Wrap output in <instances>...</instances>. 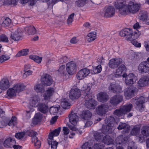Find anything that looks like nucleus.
Returning a JSON list of instances; mask_svg holds the SVG:
<instances>
[{"label": "nucleus", "mask_w": 149, "mask_h": 149, "mask_svg": "<svg viewBox=\"0 0 149 149\" xmlns=\"http://www.w3.org/2000/svg\"><path fill=\"white\" fill-rule=\"evenodd\" d=\"M58 71L61 76L66 75L67 73L65 71V66L64 65L61 66L58 70Z\"/></svg>", "instance_id": "obj_55"}, {"label": "nucleus", "mask_w": 149, "mask_h": 149, "mask_svg": "<svg viewBox=\"0 0 149 149\" xmlns=\"http://www.w3.org/2000/svg\"><path fill=\"white\" fill-rule=\"evenodd\" d=\"M127 136L125 135H120L116 139V141L117 144L124 145L127 143Z\"/></svg>", "instance_id": "obj_21"}, {"label": "nucleus", "mask_w": 149, "mask_h": 149, "mask_svg": "<svg viewBox=\"0 0 149 149\" xmlns=\"http://www.w3.org/2000/svg\"><path fill=\"white\" fill-rule=\"evenodd\" d=\"M114 118L111 116H108L105 120V124L103 125L101 131L105 134L110 133L112 132V127L113 126V123L115 121Z\"/></svg>", "instance_id": "obj_3"}, {"label": "nucleus", "mask_w": 149, "mask_h": 149, "mask_svg": "<svg viewBox=\"0 0 149 149\" xmlns=\"http://www.w3.org/2000/svg\"><path fill=\"white\" fill-rule=\"evenodd\" d=\"M137 148L134 145V143L132 141H130L128 143V149H136Z\"/></svg>", "instance_id": "obj_63"}, {"label": "nucleus", "mask_w": 149, "mask_h": 149, "mask_svg": "<svg viewBox=\"0 0 149 149\" xmlns=\"http://www.w3.org/2000/svg\"><path fill=\"white\" fill-rule=\"evenodd\" d=\"M125 67L124 64H121L117 69L114 74V76L116 77H119L122 76L123 72L125 70Z\"/></svg>", "instance_id": "obj_28"}, {"label": "nucleus", "mask_w": 149, "mask_h": 149, "mask_svg": "<svg viewBox=\"0 0 149 149\" xmlns=\"http://www.w3.org/2000/svg\"><path fill=\"white\" fill-rule=\"evenodd\" d=\"M82 149H92L91 146L89 142H86L82 145Z\"/></svg>", "instance_id": "obj_64"}, {"label": "nucleus", "mask_w": 149, "mask_h": 149, "mask_svg": "<svg viewBox=\"0 0 149 149\" xmlns=\"http://www.w3.org/2000/svg\"><path fill=\"white\" fill-rule=\"evenodd\" d=\"M134 87L129 88L125 89L124 95L127 97L131 98L134 96L136 89Z\"/></svg>", "instance_id": "obj_23"}, {"label": "nucleus", "mask_w": 149, "mask_h": 149, "mask_svg": "<svg viewBox=\"0 0 149 149\" xmlns=\"http://www.w3.org/2000/svg\"><path fill=\"white\" fill-rule=\"evenodd\" d=\"M40 98L37 96H34L32 97L30 102V105L33 107H37L39 104Z\"/></svg>", "instance_id": "obj_26"}, {"label": "nucleus", "mask_w": 149, "mask_h": 149, "mask_svg": "<svg viewBox=\"0 0 149 149\" xmlns=\"http://www.w3.org/2000/svg\"><path fill=\"white\" fill-rule=\"evenodd\" d=\"M123 100V97L122 96L120 95H116L111 98L110 102L113 105L116 106L122 101Z\"/></svg>", "instance_id": "obj_17"}, {"label": "nucleus", "mask_w": 149, "mask_h": 149, "mask_svg": "<svg viewBox=\"0 0 149 149\" xmlns=\"http://www.w3.org/2000/svg\"><path fill=\"white\" fill-rule=\"evenodd\" d=\"M109 90L114 93H120L122 91L121 86L118 84L115 83H111L109 87Z\"/></svg>", "instance_id": "obj_11"}, {"label": "nucleus", "mask_w": 149, "mask_h": 149, "mask_svg": "<svg viewBox=\"0 0 149 149\" xmlns=\"http://www.w3.org/2000/svg\"><path fill=\"white\" fill-rule=\"evenodd\" d=\"M16 91L13 87V88H10L7 91V94L9 96L13 97L16 95Z\"/></svg>", "instance_id": "obj_53"}, {"label": "nucleus", "mask_w": 149, "mask_h": 149, "mask_svg": "<svg viewBox=\"0 0 149 149\" xmlns=\"http://www.w3.org/2000/svg\"><path fill=\"white\" fill-rule=\"evenodd\" d=\"M80 95V92L77 88L72 89L69 93V97L72 100H74L79 98Z\"/></svg>", "instance_id": "obj_16"}, {"label": "nucleus", "mask_w": 149, "mask_h": 149, "mask_svg": "<svg viewBox=\"0 0 149 149\" xmlns=\"http://www.w3.org/2000/svg\"><path fill=\"white\" fill-rule=\"evenodd\" d=\"M102 68L101 65H99L97 67H93L92 69L93 73L95 74L100 73L102 70Z\"/></svg>", "instance_id": "obj_51"}, {"label": "nucleus", "mask_w": 149, "mask_h": 149, "mask_svg": "<svg viewBox=\"0 0 149 149\" xmlns=\"http://www.w3.org/2000/svg\"><path fill=\"white\" fill-rule=\"evenodd\" d=\"M139 36V34L137 31H134L132 32V34L130 35L127 40H134L137 38Z\"/></svg>", "instance_id": "obj_43"}, {"label": "nucleus", "mask_w": 149, "mask_h": 149, "mask_svg": "<svg viewBox=\"0 0 149 149\" xmlns=\"http://www.w3.org/2000/svg\"><path fill=\"white\" fill-rule=\"evenodd\" d=\"M55 92V89L53 88H48L43 94L44 99L45 100L49 99Z\"/></svg>", "instance_id": "obj_19"}, {"label": "nucleus", "mask_w": 149, "mask_h": 149, "mask_svg": "<svg viewBox=\"0 0 149 149\" xmlns=\"http://www.w3.org/2000/svg\"><path fill=\"white\" fill-rule=\"evenodd\" d=\"M59 108L57 106H52L49 109V111L51 114H54L57 113L59 110Z\"/></svg>", "instance_id": "obj_58"}, {"label": "nucleus", "mask_w": 149, "mask_h": 149, "mask_svg": "<svg viewBox=\"0 0 149 149\" xmlns=\"http://www.w3.org/2000/svg\"><path fill=\"white\" fill-rule=\"evenodd\" d=\"M92 116V114L88 110L84 111L81 114V117L84 120H88Z\"/></svg>", "instance_id": "obj_41"}, {"label": "nucleus", "mask_w": 149, "mask_h": 149, "mask_svg": "<svg viewBox=\"0 0 149 149\" xmlns=\"http://www.w3.org/2000/svg\"><path fill=\"white\" fill-rule=\"evenodd\" d=\"M132 34V29H125L121 30L119 33L120 35L122 37L127 36L126 39L128 38L130 35Z\"/></svg>", "instance_id": "obj_29"}, {"label": "nucleus", "mask_w": 149, "mask_h": 149, "mask_svg": "<svg viewBox=\"0 0 149 149\" xmlns=\"http://www.w3.org/2000/svg\"><path fill=\"white\" fill-rule=\"evenodd\" d=\"M9 82L7 79H3L0 82V88L2 90H5L10 87Z\"/></svg>", "instance_id": "obj_27"}, {"label": "nucleus", "mask_w": 149, "mask_h": 149, "mask_svg": "<svg viewBox=\"0 0 149 149\" xmlns=\"http://www.w3.org/2000/svg\"><path fill=\"white\" fill-rule=\"evenodd\" d=\"M147 98L141 96L139 97H136L135 99H133L132 100H135L134 106L135 109L140 112L142 111L144 109V106L143 103Z\"/></svg>", "instance_id": "obj_4"}, {"label": "nucleus", "mask_w": 149, "mask_h": 149, "mask_svg": "<svg viewBox=\"0 0 149 149\" xmlns=\"http://www.w3.org/2000/svg\"><path fill=\"white\" fill-rule=\"evenodd\" d=\"M61 105L63 109H68L70 108V104L69 102L68 99L63 98L62 99Z\"/></svg>", "instance_id": "obj_36"}, {"label": "nucleus", "mask_w": 149, "mask_h": 149, "mask_svg": "<svg viewBox=\"0 0 149 149\" xmlns=\"http://www.w3.org/2000/svg\"><path fill=\"white\" fill-rule=\"evenodd\" d=\"M108 106L106 104H104L98 106L96 108V112L100 115H103L106 113L108 111Z\"/></svg>", "instance_id": "obj_13"}, {"label": "nucleus", "mask_w": 149, "mask_h": 149, "mask_svg": "<svg viewBox=\"0 0 149 149\" xmlns=\"http://www.w3.org/2000/svg\"><path fill=\"white\" fill-rule=\"evenodd\" d=\"M34 90L38 93H43L45 91V89L43 85L39 84L36 85L34 86Z\"/></svg>", "instance_id": "obj_40"}, {"label": "nucleus", "mask_w": 149, "mask_h": 149, "mask_svg": "<svg viewBox=\"0 0 149 149\" xmlns=\"http://www.w3.org/2000/svg\"><path fill=\"white\" fill-rule=\"evenodd\" d=\"M149 79L146 76L142 77L138 81V85L139 86L143 87L148 84Z\"/></svg>", "instance_id": "obj_30"}, {"label": "nucleus", "mask_w": 149, "mask_h": 149, "mask_svg": "<svg viewBox=\"0 0 149 149\" xmlns=\"http://www.w3.org/2000/svg\"><path fill=\"white\" fill-rule=\"evenodd\" d=\"M102 141L104 144L109 145L113 143V140L109 136L106 135L104 137Z\"/></svg>", "instance_id": "obj_39"}, {"label": "nucleus", "mask_w": 149, "mask_h": 149, "mask_svg": "<svg viewBox=\"0 0 149 149\" xmlns=\"http://www.w3.org/2000/svg\"><path fill=\"white\" fill-rule=\"evenodd\" d=\"M141 133L144 136H149V127L148 126L143 127L142 129Z\"/></svg>", "instance_id": "obj_45"}, {"label": "nucleus", "mask_w": 149, "mask_h": 149, "mask_svg": "<svg viewBox=\"0 0 149 149\" xmlns=\"http://www.w3.org/2000/svg\"><path fill=\"white\" fill-rule=\"evenodd\" d=\"M117 128L119 130L124 129L125 130V133H127L130 130V127L128 125L125 123H120Z\"/></svg>", "instance_id": "obj_37"}, {"label": "nucleus", "mask_w": 149, "mask_h": 149, "mask_svg": "<svg viewBox=\"0 0 149 149\" xmlns=\"http://www.w3.org/2000/svg\"><path fill=\"white\" fill-rule=\"evenodd\" d=\"M42 115L40 113H36L33 120V123L34 125H36L40 122L42 119Z\"/></svg>", "instance_id": "obj_31"}, {"label": "nucleus", "mask_w": 149, "mask_h": 149, "mask_svg": "<svg viewBox=\"0 0 149 149\" xmlns=\"http://www.w3.org/2000/svg\"><path fill=\"white\" fill-rule=\"evenodd\" d=\"M11 24V19L8 17H6L3 18V20L1 25L2 27H6L10 26Z\"/></svg>", "instance_id": "obj_38"}, {"label": "nucleus", "mask_w": 149, "mask_h": 149, "mask_svg": "<svg viewBox=\"0 0 149 149\" xmlns=\"http://www.w3.org/2000/svg\"><path fill=\"white\" fill-rule=\"evenodd\" d=\"M29 52V50L28 49H23L19 51L16 54V56L17 57H19L22 56L27 55Z\"/></svg>", "instance_id": "obj_46"}, {"label": "nucleus", "mask_w": 149, "mask_h": 149, "mask_svg": "<svg viewBox=\"0 0 149 149\" xmlns=\"http://www.w3.org/2000/svg\"><path fill=\"white\" fill-rule=\"evenodd\" d=\"M126 3L125 1L122 0H118L116 1L114 3L115 7L119 10V12L120 14L123 15V14L121 12L122 10H124L123 8L125 5Z\"/></svg>", "instance_id": "obj_18"}, {"label": "nucleus", "mask_w": 149, "mask_h": 149, "mask_svg": "<svg viewBox=\"0 0 149 149\" xmlns=\"http://www.w3.org/2000/svg\"><path fill=\"white\" fill-rule=\"evenodd\" d=\"M55 92V89L53 88H48L43 94L44 99L45 100L49 99Z\"/></svg>", "instance_id": "obj_20"}, {"label": "nucleus", "mask_w": 149, "mask_h": 149, "mask_svg": "<svg viewBox=\"0 0 149 149\" xmlns=\"http://www.w3.org/2000/svg\"><path fill=\"white\" fill-rule=\"evenodd\" d=\"M87 1V0H77L75 4L78 7H82L86 3Z\"/></svg>", "instance_id": "obj_52"}, {"label": "nucleus", "mask_w": 149, "mask_h": 149, "mask_svg": "<svg viewBox=\"0 0 149 149\" xmlns=\"http://www.w3.org/2000/svg\"><path fill=\"white\" fill-rule=\"evenodd\" d=\"M10 38L14 41H18L22 38V31L20 29H12Z\"/></svg>", "instance_id": "obj_6"}, {"label": "nucleus", "mask_w": 149, "mask_h": 149, "mask_svg": "<svg viewBox=\"0 0 149 149\" xmlns=\"http://www.w3.org/2000/svg\"><path fill=\"white\" fill-rule=\"evenodd\" d=\"M122 11L123 15L129 14H134L138 13L141 8V4L132 1L126 3Z\"/></svg>", "instance_id": "obj_1"}, {"label": "nucleus", "mask_w": 149, "mask_h": 149, "mask_svg": "<svg viewBox=\"0 0 149 149\" xmlns=\"http://www.w3.org/2000/svg\"><path fill=\"white\" fill-rule=\"evenodd\" d=\"M96 32L90 33H89L87 35V40L89 42H92L96 38Z\"/></svg>", "instance_id": "obj_44"}, {"label": "nucleus", "mask_w": 149, "mask_h": 149, "mask_svg": "<svg viewBox=\"0 0 149 149\" xmlns=\"http://www.w3.org/2000/svg\"><path fill=\"white\" fill-rule=\"evenodd\" d=\"M113 114L119 117L122 116L125 114L121 107L119 109L116 110L114 111Z\"/></svg>", "instance_id": "obj_50"}, {"label": "nucleus", "mask_w": 149, "mask_h": 149, "mask_svg": "<svg viewBox=\"0 0 149 149\" xmlns=\"http://www.w3.org/2000/svg\"><path fill=\"white\" fill-rule=\"evenodd\" d=\"M148 18L147 12L146 11H142L139 14V19L141 20L145 21Z\"/></svg>", "instance_id": "obj_48"}, {"label": "nucleus", "mask_w": 149, "mask_h": 149, "mask_svg": "<svg viewBox=\"0 0 149 149\" xmlns=\"http://www.w3.org/2000/svg\"><path fill=\"white\" fill-rule=\"evenodd\" d=\"M138 70L141 73H146L149 71V62L144 61L141 62L139 65Z\"/></svg>", "instance_id": "obj_15"}, {"label": "nucleus", "mask_w": 149, "mask_h": 149, "mask_svg": "<svg viewBox=\"0 0 149 149\" xmlns=\"http://www.w3.org/2000/svg\"><path fill=\"white\" fill-rule=\"evenodd\" d=\"M122 76L123 78H125V82L126 85H131L134 84L136 81V77L134 74L131 73L128 75L127 74H123Z\"/></svg>", "instance_id": "obj_7"}, {"label": "nucleus", "mask_w": 149, "mask_h": 149, "mask_svg": "<svg viewBox=\"0 0 149 149\" xmlns=\"http://www.w3.org/2000/svg\"><path fill=\"white\" fill-rule=\"evenodd\" d=\"M29 58L33 60L35 62L39 63L41 61L42 59V57H39L36 55H31L29 56Z\"/></svg>", "instance_id": "obj_47"}, {"label": "nucleus", "mask_w": 149, "mask_h": 149, "mask_svg": "<svg viewBox=\"0 0 149 149\" xmlns=\"http://www.w3.org/2000/svg\"><path fill=\"white\" fill-rule=\"evenodd\" d=\"M9 40L8 37L4 34L0 35V42H8Z\"/></svg>", "instance_id": "obj_60"}, {"label": "nucleus", "mask_w": 149, "mask_h": 149, "mask_svg": "<svg viewBox=\"0 0 149 149\" xmlns=\"http://www.w3.org/2000/svg\"><path fill=\"white\" fill-rule=\"evenodd\" d=\"M97 97L99 101L102 102H106L109 99V96L107 93L101 92L97 95Z\"/></svg>", "instance_id": "obj_24"}, {"label": "nucleus", "mask_w": 149, "mask_h": 149, "mask_svg": "<svg viewBox=\"0 0 149 149\" xmlns=\"http://www.w3.org/2000/svg\"><path fill=\"white\" fill-rule=\"evenodd\" d=\"M10 58L9 55L4 54L0 56V63H2L8 60Z\"/></svg>", "instance_id": "obj_56"}, {"label": "nucleus", "mask_w": 149, "mask_h": 149, "mask_svg": "<svg viewBox=\"0 0 149 149\" xmlns=\"http://www.w3.org/2000/svg\"><path fill=\"white\" fill-rule=\"evenodd\" d=\"M76 64L73 62H70L66 65V70L68 74L70 75L73 74L76 71Z\"/></svg>", "instance_id": "obj_12"}, {"label": "nucleus", "mask_w": 149, "mask_h": 149, "mask_svg": "<svg viewBox=\"0 0 149 149\" xmlns=\"http://www.w3.org/2000/svg\"><path fill=\"white\" fill-rule=\"evenodd\" d=\"M132 107L133 105L131 104H127L121 107L125 114L130 112Z\"/></svg>", "instance_id": "obj_34"}, {"label": "nucleus", "mask_w": 149, "mask_h": 149, "mask_svg": "<svg viewBox=\"0 0 149 149\" xmlns=\"http://www.w3.org/2000/svg\"><path fill=\"white\" fill-rule=\"evenodd\" d=\"M69 117L70 122L74 126L76 125L79 120L78 116L77 113L72 112L70 114H69Z\"/></svg>", "instance_id": "obj_22"}, {"label": "nucleus", "mask_w": 149, "mask_h": 149, "mask_svg": "<svg viewBox=\"0 0 149 149\" xmlns=\"http://www.w3.org/2000/svg\"><path fill=\"white\" fill-rule=\"evenodd\" d=\"M16 123V118L15 117H12L11 119L8 122V125L10 126H14Z\"/></svg>", "instance_id": "obj_59"}, {"label": "nucleus", "mask_w": 149, "mask_h": 149, "mask_svg": "<svg viewBox=\"0 0 149 149\" xmlns=\"http://www.w3.org/2000/svg\"><path fill=\"white\" fill-rule=\"evenodd\" d=\"M41 81L42 84L44 86H50L52 83L51 77L47 74H44L41 77Z\"/></svg>", "instance_id": "obj_9"}, {"label": "nucleus", "mask_w": 149, "mask_h": 149, "mask_svg": "<svg viewBox=\"0 0 149 149\" xmlns=\"http://www.w3.org/2000/svg\"><path fill=\"white\" fill-rule=\"evenodd\" d=\"M61 129V128L59 127L51 132L49 135V139L51 140L53 139L54 136H57L58 135Z\"/></svg>", "instance_id": "obj_33"}, {"label": "nucleus", "mask_w": 149, "mask_h": 149, "mask_svg": "<svg viewBox=\"0 0 149 149\" xmlns=\"http://www.w3.org/2000/svg\"><path fill=\"white\" fill-rule=\"evenodd\" d=\"M26 134L32 137V141L34 143L36 148L37 149L39 148L40 147L41 143L40 141L36 136L37 133L33 130H30L27 131Z\"/></svg>", "instance_id": "obj_5"}, {"label": "nucleus", "mask_w": 149, "mask_h": 149, "mask_svg": "<svg viewBox=\"0 0 149 149\" xmlns=\"http://www.w3.org/2000/svg\"><path fill=\"white\" fill-rule=\"evenodd\" d=\"M104 16L106 17H111L114 16L115 13V10L113 6H109L105 7L104 8Z\"/></svg>", "instance_id": "obj_10"}, {"label": "nucleus", "mask_w": 149, "mask_h": 149, "mask_svg": "<svg viewBox=\"0 0 149 149\" xmlns=\"http://www.w3.org/2000/svg\"><path fill=\"white\" fill-rule=\"evenodd\" d=\"M13 87L17 92H21L23 91L24 89V85L23 84H16Z\"/></svg>", "instance_id": "obj_42"}, {"label": "nucleus", "mask_w": 149, "mask_h": 149, "mask_svg": "<svg viewBox=\"0 0 149 149\" xmlns=\"http://www.w3.org/2000/svg\"><path fill=\"white\" fill-rule=\"evenodd\" d=\"M47 106L45 104H40L38 106V109L41 112L46 113L48 111Z\"/></svg>", "instance_id": "obj_32"}, {"label": "nucleus", "mask_w": 149, "mask_h": 149, "mask_svg": "<svg viewBox=\"0 0 149 149\" xmlns=\"http://www.w3.org/2000/svg\"><path fill=\"white\" fill-rule=\"evenodd\" d=\"M102 136V134L99 132L96 133L94 135V138L97 141H98L100 140Z\"/></svg>", "instance_id": "obj_62"}, {"label": "nucleus", "mask_w": 149, "mask_h": 149, "mask_svg": "<svg viewBox=\"0 0 149 149\" xmlns=\"http://www.w3.org/2000/svg\"><path fill=\"white\" fill-rule=\"evenodd\" d=\"M16 142L14 138H9L6 139L4 142V146L7 148H12L13 144L15 143Z\"/></svg>", "instance_id": "obj_25"}, {"label": "nucleus", "mask_w": 149, "mask_h": 149, "mask_svg": "<svg viewBox=\"0 0 149 149\" xmlns=\"http://www.w3.org/2000/svg\"><path fill=\"white\" fill-rule=\"evenodd\" d=\"M48 143L49 145H51V149H56L58 142L52 139L48 140Z\"/></svg>", "instance_id": "obj_49"}, {"label": "nucleus", "mask_w": 149, "mask_h": 149, "mask_svg": "<svg viewBox=\"0 0 149 149\" xmlns=\"http://www.w3.org/2000/svg\"><path fill=\"white\" fill-rule=\"evenodd\" d=\"M90 73L89 70L84 68L80 70L77 74V77L79 80L83 79L86 77Z\"/></svg>", "instance_id": "obj_14"}, {"label": "nucleus", "mask_w": 149, "mask_h": 149, "mask_svg": "<svg viewBox=\"0 0 149 149\" xmlns=\"http://www.w3.org/2000/svg\"><path fill=\"white\" fill-rule=\"evenodd\" d=\"M81 90L85 93V106L90 109H94L96 103L95 101L92 98L90 92V88L86 85L82 88Z\"/></svg>", "instance_id": "obj_2"}, {"label": "nucleus", "mask_w": 149, "mask_h": 149, "mask_svg": "<svg viewBox=\"0 0 149 149\" xmlns=\"http://www.w3.org/2000/svg\"><path fill=\"white\" fill-rule=\"evenodd\" d=\"M25 31L29 35L34 34L36 32L35 28L33 26L26 27L25 28Z\"/></svg>", "instance_id": "obj_35"}, {"label": "nucleus", "mask_w": 149, "mask_h": 149, "mask_svg": "<svg viewBox=\"0 0 149 149\" xmlns=\"http://www.w3.org/2000/svg\"><path fill=\"white\" fill-rule=\"evenodd\" d=\"M139 132V127L135 126L132 130L131 133L132 135H136Z\"/></svg>", "instance_id": "obj_57"}, {"label": "nucleus", "mask_w": 149, "mask_h": 149, "mask_svg": "<svg viewBox=\"0 0 149 149\" xmlns=\"http://www.w3.org/2000/svg\"><path fill=\"white\" fill-rule=\"evenodd\" d=\"M9 121V119L7 118H4L3 120L0 121V127L2 128L4 126H6Z\"/></svg>", "instance_id": "obj_54"}, {"label": "nucleus", "mask_w": 149, "mask_h": 149, "mask_svg": "<svg viewBox=\"0 0 149 149\" xmlns=\"http://www.w3.org/2000/svg\"><path fill=\"white\" fill-rule=\"evenodd\" d=\"M104 147L103 144L98 143L94 144L93 149H104Z\"/></svg>", "instance_id": "obj_61"}, {"label": "nucleus", "mask_w": 149, "mask_h": 149, "mask_svg": "<svg viewBox=\"0 0 149 149\" xmlns=\"http://www.w3.org/2000/svg\"><path fill=\"white\" fill-rule=\"evenodd\" d=\"M123 60L120 58H112L109 60V67L112 68H116L122 64Z\"/></svg>", "instance_id": "obj_8"}]
</instances>
